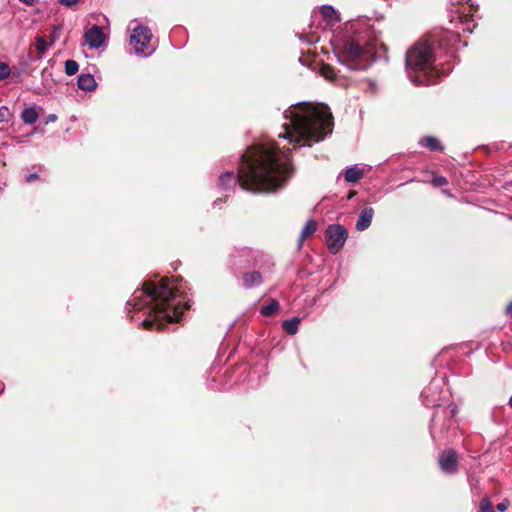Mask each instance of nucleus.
I'll use <instances>...</instances> for the list:
<instances>
[{"label": "nucleus", "instance_id": "15", "mask_svg": "<svg viewBox=\"0 0 512 512\" xmlns=\"http://www.w3.org/2000/svg\"><path fill=\"white\" fill-rule=\"evenodd\" d=\"M242 279L243 286L247 289L259 286L263 281L262 275L258 271L244 273Z\"/></svg>", "mask_w": 512, "mask_h": 512}, {"label": "nucleus", "instance_id": "2", "mask_svg": "<svg viewBox=\"0 0 512 512\" xmlns=\"http://www.w3.org/2000/svg\"><path fill=\"white\" fill-rule=\"evenodd\" d=\"M130 307L134 310L147 309V317L142 321L144 329L162 330L165 324L178 322L190 305L179 289L171 286L165 278L159 284L147 281L142 289L135 290L127 302V309Z\"/></svg>", "mask_w": 512, "mask_h": 512}, {"label": "nucleus", "instance_id": "24", "mask_svg": "<svg viewBox=\"0 0 512 512\" xmlns=\"http://www.w3.org/2000/svg\"><path fill=\"white\" fill-rule=\"evenodd\" d=\"M458 18L460 24L462 25V30L471 33L473 31L474 25H471L470 15L461 12L459 13Z\"/></svg>", "mask_w": 512, "mask_h": 512}, {"label": "nucleus", "instance_id": "7", "mask_svg": "<svg viewBox=\"0 0 512 512\" xmlns=\"http://www.w3.org/2000/svg\"><path fill=\"white\" fill-rule=\"evenodd\" d=\"M347 237V229L340 224H331L325 231L326 245L332 254L338 253L343 248Z\"/></svg>", "mask_w": 512, "mask_h": 512}, {"label": "nucleus", "instance_id": "38", "mask_svg": "<svg viewBox=\"0 0 512 512\" xmlns=\"http://www.w3.org/2000/svg\"><path fill=\"white\" fill-rule=\"evenodd\" d=\"M507 313L512 316V302L507 306Z\"/></svg>", "mask_w": 512, "mask_h": 512}, {"label": "nucleus", "instance_id": "40", "mask_svg": "<svg viewBox=\"0 0 512 512\" xmlns=\"http://www.w3.org/2000/svg\"><path fill=\"white\" fill-rule=\"evenodd\" d=\"M218 201H221V199L215 200L214 205H217Z\"/></svg>", "mask_w": 512, "mask_h": 512}, {"label": "nucleus", "instance_id": "20", "mask_svg": "<svg viewBox=\"0 0 512 512\" xmlns=\"http://www.w3.org/2000/svg\"><path fill=\"white\" fill-rule=\"evenodd\" d=\"M279 310V303L277 300H270L268 303L262 305L260 309L261 315L271 317Z\"/></svg>", "mask_w": 512, "mask_h": 512}, {"label": "nucleus", "instance_id": "27", "mask_svg": "<svg viewBox=\"0 0 512 512\" xmlns=\"http://www.w3.org/2000/svg\"><path fill=\"white\" fill-rule=\"evenodd\" d=\"M479 508V512H493L492 503L486 496L482 498Z\"/></svg>", "mask_w": 512, "mask_h": 512}, {"label": "nucleus", "instance_id": "5", "mask_svg": "<svg viewBox=\"0 0 512 512\" xmlns=\"http://www.w3.org/2000/svg\"><path fill=\"white\" fill-rule=\"evenodd\" d=\"M433 47L430 43L417 42L406 53V70L415 85H431L436 82Z\"/></svg>", "mask_w": 512, "mask_h": 512}, {"label": "nucleus", "instance_id": "3", "mask_svg": "<svg viewBox=\"0 0 512 512\" xmlns=\"http://www.w3.org/2000/svg\"><path fill=\"white\" fill-rule=\"evenodd\" d=\"M284 132L280 138L294 147L312 146L332 133L333 117L328 106L307 102L292 105L285 111Z\"/></svg>", "mask_w": 512, "mask_h": 512}, {"label": "nucleus", "instance_id": "1", "mask_svg": "<svg viewBox=\"0 0 512 512\" xmlns=\"http://www.w3.org/2000/svg\"><path fill=\"white\" fill-rule=\"evenodd\" d=\"M290 149L273 140L251 145L241 156L237 175L227 172L219 177L223 190L239 184L251 192H273L282 187L291 172Z\"/></svg>", "mask_w": 512, "mask_h": 512}, {"label": "nucleus", "instance_id": "28", "mask_svg": "<svg viewBox=\"0 0 512 512\" xmlns=\"http://www.w3.org/2000/svg\"><path fill=\"white\" fill-rule=\"evenodd\" d=\"M10 67L4 62H0V80H4L10 75Z\"/></svg>", "mask_w": 512, "mask_h": 512}, {"label": "nucleus", "instance_id": "33", "mask_svg": "<svg viewBox=\"0 0 512 512\" xmlns=\"http://www.w3.org/2000/svg\"><path fill=\"white\" fill-rule=\"evenodd\" d=\"M39 179V175L37 173H31L29 175L26 176V182L27 183H32L36 180Z\"/></svg>", "mask_w": 512, "mask_h": 512}, {"label": "nucleus", "instance_id": "36", "mask_svg": "<svg viewBox=\"0 0 512 512\" xmlns=\"http://www.w3.org/2000/svg\"><path fill=\"white\" fill-rule=\"evenodd\" d=\"M19 1L24 4H27L29 6H33L37 2V0H19Z\"/></svg>", "mask_w": 512, "mask_h": 512}, {"label": "nucleus", "instance_id": "9", "mask_svg": "<svg viewBox=\"0 0 512 512\" xmlns=\"http://www.w3.org/2000/svg\"><path fill=\"white\" fill-rule=\"evenodd\" d=\"M440 469L447 474H454L458 470V456L454 450L443 451L439 456Z\"/></svg>", "mask_w": 512, "mask_h": 512}, {"label": "nucleus", "instance_id": "14", "mask_svg": "<svg viewBox=\"0 0 512 512\" xmlns=\"http://www.w3.org/2000/svg\"><path fill=\"white\" fill-rule=\"evenodd\" d=\"M255 252L250 248H242L239 250V258L245 257V260L242 261L241 259L235 260V265H239L240 267H247L254 265L256 261Z\"/></svg>", "mask_w": 512, "mask_h": 512}, {"label": "nucleus", "instance_id": "18", "mask_svg": "<svg viewBox=\"0 0 512 512\" xmlns=\"http://www.w3.org/2000/svg\"><path fill=\"white\" fill-rule=\"evenodd\" d=\"M364 175L363 169L356 166L349 167L344 171V178L349 183L358 182Z\"/></svg>", "mask_w": 512, "mask_h": 512}, {"label": "nucleus", "instance_id": "39", "mask_svg": "<svg viewBox=\"0 0 512 512\" xmlns=\"http://www.w3.org/2000/svg\"><path fill=\"white\" fill-rule=\"evenodd\" d=\"M509 405H510V406H511V408H512V396H511V397H510V399H509Z\"/></svg>", "mask_w": 512, "mask_h": 512}, {"label": "nucleus", "instance_id": "32", "mask_svg": "<svg viewBox=\"0 0 512 512\" xmlns=\"http://www.w3.org/2000/svg\"><path fill=\"white\" fill-rule=\"evenodd\" d=\"M470 487H471V492L473 495H479L480 494V490H479V487L477 485L476 482H474L473 479H470Z\"/></svg>", "mask_w": 512, "mask_h": 512}, {"label": "nucleus", "instance_id": "37", "mask_svg": "<svg viewBox=\"0 0 512 512\" xmlns=\"http://www.w3.org/2000/svg\"><path fill=\"white\" fill-rule=\"evenodd\" d=\"M57 120V116L55 114H49L47 117V122H55Z\"/></svg>", "mask_w": 512, "mask_h": 512}, {"label": "nucleus", "instance_id": "17", "mask_svg": "<svg viewBox=\"0 0 512 512\" xmlns=\"http://www.w3.org/2000/svg\"><path fill=\"white\" fill-rule=\"evenodd\" d=\"M39 118V113L35 105L25 108L21 113V119L25 124L32 125Z\"/></svg>", "mask_w": 512, "mask_h": 512}, {"label": "nucleus", "instance_id": "35", "mask_svg": "<svg viewBox=\"0 0 512 512\" xmlns=\"http://www.w3.org/2000/svg\"><path fill=\"white\" fill-rule=\"evenodd\" d=\"M508 507V504L506 502H501L499 503L496 508L500 511V512H504Z\"/></svg>", "mask_w": 512, "mask_h": 512}, {"label": "nucleus", "instance_id": "30", "mask_svg": "<svg viewBox=\"0 0 512 512\" xmlns=\"http://www.w3.org/2000/svg\"><path fill=\"white\" fill-rule=\"evenodd\" d=\"M10 115V110L7 106L0 107V123L7 122Z\"/></svg>", "mask_w": 512, "mask_h": 512}, {"label": "nucleus", "instance_id": "6", "mask_svg": "<svg viewBox=\"0 0 512 512\" xmlns=\"http://www.w3.org/2000/svg\"><path fill=\"white\" fill-rule=\"evenodd\" d=\"M152 32L149 27L144 25H136L132 28L130 35V45L132 46L134 53L139 57L150 56L155 48L151 43Z\"/></svg>", "mask_w": 512, "mask_h": 512}, {"label": "nucleus", "instance_id": "4", "mask_svg": "<svg viewBox=\"0 0 512 512\" xmlns=\"http://www.w3.org/2000/svg\"><path fill=\"white\" fill-rule=\"evenodd\" d=\"M383 27L382 16L351 21L349 34L337 53L338 60L352 70L366 69L375 60L378 49L386 48L380 41Z\"/></svg>", "mask_w": 512, "mask_h": 512}, {"label": "nucleus", "instance_id": "25", "mask_svg": "<svg viewBox=\"0 0 512 512\" xmlns=\"http://www.w3.org/2000/svg\"><path fill=\"white\" fill-rule=\"evenodd\" d=\"M50 43L47 42L46 38L44 36H39L36 38V52L39 56H41L48 48Z\"/></svg>", "mask_w": 512, "mask_h": 512}, {"label": "nucleus", "instance_id": "22", "mask_svg": "<svg viewBox=\"0 0 512 512\" xmlns=\"http://www.w3.org/2000/svg\"><path fill=\"white\" fill-rule=\"evenodd\" d=\"M300 319L298 317H294L288 320H285L282 324L283 329L290 335H294L298 332Z\"/></svg>", "mask_w": 512, "mask_h": 512}, {"label": "nucleus", "instance_id": "12", "mask_svg": "<svg viewBox=\"0 0 512 512\" xmlns=\"http://www.w3.org/2000/svg\"><path fill=\"white\" fill-rule=\"evenodd\" d=\"M438 42L441 47L443 46L448 51L453 49L456 43L459 42V34L452 31L441 32Z\"/></svg>", "mask_w": 512, "mask_h": 512}, {"label": "nucleus", "instance_id": "31", "mask_svg": "<svg viewBox=\"0 0 512 512\" xmlns=\"http://www.w3.org/2000/svg\"><path fill=\"white\" fill-rule=\"evenodd\" d=\"M61 26H54L52 32H51V35H50V45H53L55 43V41L59 38L60 36V33H61Z\"/></svg>", "mask_w": 512, "mask_h": 512}, {"label": "nucleus", "instance_id": "10", "mask_svg": "<svg viewBox=\"0 0 512 512\" xmlns=\"http://www.w3.org/2000/svg\"><path fill=\"white\" fill-rule=\"evenodd\" d=\"M439 384L436 381H432L428 387H426L422 393L421 398L425 406L437 407L440 406V398L436 397L435 393L438 389Z\"/></svg>", "mask_w": 512, "mask_h": 512}, {"label": "nucleus", "instance_id": "11", "mask_svg": "<svg viewBox=\"0 0 512 512\" xmlns=\"http://www.w3.org/2000/svg\"><path fill=\"white\" fill-rule=\"evenodd\" d=\"M374 216V210L371 207L364 208L356 222V229L358 231H364L366 230L372 223V219Z\"/></svg>", "mask_w": 512, "mask_h": 512}, {"label": "nucleus", "instance_id": "23", "mask_svg": "<svg viewBox=\"0 0 512 512\" xmlns=\"http://www.w3.org/2000/svg\"><path fill=\"white\" fill-rule=\"evenodd\" d=\"M321 14L329 23L337 21L336 11L332 6L324 5L321 8Z\"/></svg>", "mask_w": 512, "mask_h": 512}, {"label": "nucleus", "instance_id": "16", "mask_svg": "<svg viewBox=\"0 0 512 512\" xmlns=\"http://www.w3.org/2000/svg\"><path fill=\"white\" fill-rule=\"evenodd\" d=\"M316 229H317V223L314 220H308L305 223V225L300 233L299 240H298V248L299 249L302 247L305 239L308 238L309 236H311L312 234H314Z\"/></svg>", "mask_w": 512, "mask_h": 512}, {"label": "nucleus", "instance_id": "26", "mask_svg": "<svg viewBox=\"0 0 512 512\" xmlns=\"http://www.w3.org/2000/svg\"><path fill=\"white\" fill-rule=\"evenodd\" d=\"M65 73L69 76L75 75L79 70V65L75 60L69 59L64 64Z\"/></svg>", "mask_w": 512, "mask_h": 512}, {"label": "nucleus", "instance_id": "34", "mask_svg": "<svg viewBox=\"0 0 512 512\" xmlns=\"http://www.w3.org/2000/svg\"><path fill=\"white\" fill-rule=\"evenodd\" d=\"M61 4L70 7L72 5H75L79 0H59Z\"/></svg>", "mask_w": 512, "mask_h": 512}, {"label": "nucleus", "instance_id": "19", "mask_svg": "<svg viewBox=\"0 0 512 512\" xmlns=\"http://www.w3.org/2000/svg\"><path fill=\"white\" fill-rule=\"evenodd\" d=\"M419 144L422 147H426L431 151H442L443 150V147H442L440 141L433 136L422 137L419 140Z\"/></svg>", "mask_w": 512, "mask_h": 512}, {"label": "nucleus", "instance_id": "29", "mask_svg": "<svg viewBox=\"0 0 512 512\" xmlns=\"http://www.w3.org/2000/svg\"><path fill=\"white\" fill-rule=\"evenodd\" d=\"M431 183L435 187H442L448 184V180L444 176H434Z\"/></svg>", "mask_w": 512, "mask_h": 512}, {"label": "nucleus", "instance_id": "8", "mask_svg": "<svg viewBox=\"0 0 512 512\" xmlns=\"http://www.w3.org/2000/svg\"><path fill=\"white\" fill-rule=\"evenodd\" d=\"M84 39L90 49H98L105 43L106 35L100 26L93 25L86 29Z\"/></svg>", "mask_w": 512, "mask_h": 512}, {"label": "nucleus", "instance_id": "21", "mask_svg": "<svg viewBox=\"0 0 512 512\" xmlns=\"http://www.w3.org/2000/svg\"><path fill=\"white\" fill-rule=\"evenodd\" d=\"M320 75L332 83L337 81V73L335 69L329 64H323L320 67Z\"/></svg>", "mask_w": 512, "mask_h": 512}, {"label": "nucleus", "instance_id": "13", "mask_svg": "<svg viewBox=\"0 0 512 512\" xmlns=\"http://www.w3.org/2000/svg\"><path fill=\"white\" fill-rule=\"evenodd\" d=\"M78 88L87 92H92L97 88V82L92 74L83 73L77 80Z\"/></svg>", "mask_w": 512, "mask_h": 512}]
</instances>
